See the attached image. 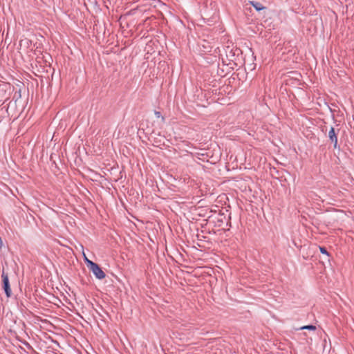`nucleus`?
<instances>
[{
	"instance_id": "1",
	"label": "nucleus",
	"mask_w": 354,
	"mask_h": 354,
	"mask_svg": "<svg viewBox=\"0 0 354 354\" xmlns=\"http://www.w3.org/2000/svg\"><path fill=\"white\" fill-rule=\"evenodd\" d=\"M91 265V267L88 269L93 272V274L97 279H103L105 278L106 274L102 268L98 266V264L95 263Z\"/></svg>"
},
{
	"instance_id": "2",
	"label": "nucleus",
	"mask_w": 354,
	"mask_h": 354,
	"mask_svg": "<svg viewBox=\"0 0 354 354\" xmlns=\"http://www.w3.org/2000/svg\"><path fill=\"white\" fill-rule=\"evenodd\" d=\"M1 277L3 280V288L5 293L8 297H10L12 294V290L10 286L8 275L4 271L2 272Z\"/></svg>"
},
{
	"instance_id": "3",
	"label": "nucleus",
	"mask_w": 354,
	"mask_h": 354,
	"mask_svg": "<svg viewBox=\"0 0 354 354\" xmlns=\"http://www.w3.org/2000/svg\"><path fill=\"white\" fill-rule=\"evenodd\" d=\"M328 138L333 143L334 148H336L337 146V136L333 127H331L328 131Z\"/></svg>"
},
{
	"instance_id": "4",
	"label": "nucleus",
	"mask_w": 354,
	"mask_h": 354,
	"mask_svg": "<svg viewBox=\"0 0 354 354\" xmlns=\"http://www.w3.org/2000/svg\"><path fill=\"white\" fill-rule=\"evenodd\" d=\"M250 3L255 8L257 11H261L265 9V7L258 1H251Z\"/></svg>"
},
{
	"instance_id": "5",
	"label": "nucleus",
	"mask_w": 354,
	"mask_h": 354,
	"mask_svg": "<svg viewBox=\"0 0 354 354\" xmlns=\"http://www.w3.org/2000/svg\"><path fill=\"white\" fill-rule=\"evenodd\" d=\"M295 330H315L316 326L313 324L304 325V326H301L298 328H296Z\"/></svg>"
},
{
	"instance_id": "9",
	"label": "nucleus",
	"mask_w": 354,
	"mask_h": 354,
	"mask_svg": "<svg viewBox=\"0 0 354 354\" xmlns=\"http://www.w3.org/2000/svg\"><path fill=\"white\" fill-rule=\"evenodd\" d=\"M3 245V241L1 240V238L0 237V248L2 247Z\"/></svg>"
},
{
	"instance_id": "8",
	"label": "nucleus",
	"mask_w": 354,
	"mask_h": 354,
	"mask_svg": "<svg viewBox=\"0 0 354 354\" xmlns=\"http://www.w3.org/2000/svg\"><path fill=\"white\" fill-rule=\"evenodd\" d=\"M154 114H155V115H156V118H162V120H164V118H163V117H162L160 112H159V111H155V113H154Z\"/></svg>"
},
{
	"instance_id": "6",
	"label": "nucleus",
	"mask_w": 354,
	"mask_h": 354,
	"mask_svg": "<svg viewBox=\"0 0 354 354\" xmlns=\"http://www.w3.org/2000/svg\"><path fill=\"white\" fill-rule=\"evenodd\" d=\"M84 260L87 266V267L89 268L91 267V265L92 263H95V262L89 260L86 257V255L84 254Z\"/></svg>"
},
{
	"instance_id": "7",
	"label": "nucleus",
	"mask_w": 354,
	"mask_h": 354,
	"mask_svg": "<svg viewBox=\"0 0 354 354\" xmlns=\"http://www.w3.org/2000/svg\"><path fill=\"white\" fill-rule=\"evenodd\" d=\"M319 250H320V252L322 253V254H326L327 256H328V252H327L326 249L324 247H320L319 248Z\"/></svg>"
}]
</instances>
